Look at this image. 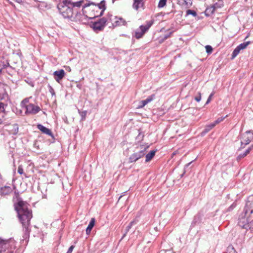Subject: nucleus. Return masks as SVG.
Returning a JSON list of instances; mask_svg holds the SVG:
<instances>
[{
    "label": "nucleus",
    "instance_id": "obj_21",
    "mask_svg": "<svg viewBox=\"0 0 253 253\" xmlns=\"http://www.w3.org/2000/svg\"><path fill=\"white\" fill-rule=\"evenodd\" d=\"M4 104L2 103H0V124H2L3 121L4 117Z\"/></svg>",
    "mask_w": 253,
    "mask_h": 253
},
{
    "label": "nucleus",
    "instance_id": "obj_6",
    "mask_svg": "<svg viewBox=\"0 0 253 253\" xmlns=\"http://www.w3.org/2000/svg\"><path fill=\"white\" fill-rule=\"evenodd\" d=\"M58 8L60 13L64 18H69L72 15V9L69 5H63V3H59Z\"/></svg>",
    "mask_w": 253,
    "mask_h": 253
},
{
    "label": "nucleus",
    "instance_id": "obj_37",
    "mask_svg": "<svg viewBox=\"0 0 253 253\" xmlns=\"http://www.w3.org/2000/svg\"><path fill=\"white\" fill-rule=\"evenodd\" d=\"M253 145H252L245 151L244 153H246V155H247L250 153V152L253 149Z\"/></svg>",
    "mask_w": 253,
    "mask_h": 253
},
{
    "label": "nucleus",
    "instance_id": "obj_1",
    "mask_svg": "<svg viewBox=\"0 0 253 253\" xmlns=\"http://www.w3.org/2000/svg\"><path fill=\"white\" fill-rule=\"evenodd\" d=\"M15 208L22 224L24 231L25 233H29L30 220L32 217V214L31 211L28 208L27 203L18 199V202L15 205Z\"/></svg>",
    "mask_w": 253,
    "mask_h": 253
},
{
    "label": "nucleus",
    "instance_id": "obj_15",
    "mask_svg": "<svg viewBox=\"0 0 253 253\" xmlns=\"http://www.w3.org/2000/svg\"><path fill=\"white\" fill-rule=\"evenodd\" d=\"M155 98V95H152L149 96L146 99L141 101L139 102V104L137 107V108H142L144 107L148 103L152 101Z\"/></svg>",
    "mask_w": 253,
    "mask_h": 253
},
{
    "label": "nucleus",
    "instance_id": "obj_25",
    "mask_svg": "<svg viewBox=\"0 0 253 253\" xmlns=\"http://www.w3.org/2000/svg\"><path fill=\"white\" fill-rule=\"evenodd\" d=\"M137 222V221L136 219H134L130 222L129 225L126 228V232L125 234L124 235L123 237L126 236V233L131 228L132 226L134 224H136Z\"/></svg>",
    "mask_w": 253,
    "mask_h": 253
},
{
    "label": "nucleus",
    "instance_id": "obj_4",
    "mask_svg": "<svg viewBox=\"0 0 253 253\" xmlns=\"http://www.w3.org/2000/svg\"><path fill=\"white\" fill-rule=\"evenodd\" d=\"M14 248L13 240H3L0 238V253H12Z\"/></svg>",
    "mask_w": 253,
    "mask_h": 253
},
{
    "label": "nucleus",
    "instance_id": "obj_27",
    "mask_svg": "<svg viewBox=\"0 0 253 253\" xmlns=\"http://www.w3.org/2000/svg\"><path fill=\"white\" fill-rule=\"evenodd\" d=\"M73 1H73V0H63L60 3H63V5H69L71 7Z\"/></svg>",
    "mask_w": 253,
    "mask_h": 253
},
{
    "label": "nucleus",
    "instance_id": "obj_26",
    "mask_svg": "<svg viewBox=\"0 0 253 253\" xmlns=\"http://www.w3.org/2000/svg\"><path fill=\"white\" fill-rule=\"evenodd\" d=\"M84 0H80L78 1H73V4L71 7H80L83 5Z\"/></svg>",
    "mask_w": 253,
    "mask_h": 253
},
{
    "label": "nucleus",
    "instance_id": "obj_42",
    "mask_svg": "<svg viewBox=\"0 0 253 253\" xmlns=\"http://www.w3.org/2000/svg\"><path fill=\"white\" fill-rule=\"evenodd\" d=\"M172 33V32H170L169 34H167V35H165L164 39L165 40H166V39H168V38H169L170 36V35H171Z\"/></svg>",
    "mask_w": 253,
    "mask_h": 253
},
{
    "label": "nucleus",
    "instance_id": "obj_22",
    "mask_svg": "<svg viewBox=\"0 0 253 253\" xmlns=\"http://www.w3.org/2000/svg\"><path fill=\"white\" fill-rule=\"evenodd\" d=\"M214 127V124L212 123L207 126L205 127V128L204 130L201 132V135L204 136L208 132H209L211 129L213 127Z\"/></svg>",
    "mask_w": 253,
    "mask_h": 253
},
{
    "label": "nucleus",
    "instance_id": "obj_19",
    "mask_svg": "<svg viewBox=\"0 0 253 253\" xmlns=\"http://www.w3.org/2000/svg\"><path fill=\"white\" fill-rule=\"evenodd\" d=\"M144 1V0H134L133 7L136 10H138L139 8L142 7Z\"/></svg>",
    "mask_w": 253,
    "mask_h": 253
},
{
    "label": "nucleus",
    "instance_id": "obj_11",
    "mask_svg": "<svg viewBox=\"0 0 253 253\" xmlns=\"http://www.w3.org/2000/svg\"><path fill=\"white\" fill-rule=\"evenodd\" d=\"M223 5V3L221 0H217V1L214 3L211 6L208 7L206 10V13L208 15H210L214 13L216 9L221 7Z\"/></svg>",
    "mask_w": 253,
    "mask_h": 253
},
{
    "label": "nucleus",
    "instance_id": "obj_10",
    "mask_svg": "<svg viewBox=\"0 0 253 253\" xmlns=\"http://www.w3.org/2000/svg\"><path fill=\"white\" fill-rule=\"evenodd\" d=\"M109 23L108 17L107 16V18L103 17L93 24V28L96 30H101L103 28L106 24H108Z\"/></svg>",
    "mask_w": 253,
    "mask_h": 253
},
{
    "label": "nucleus",
    "instance_id": "obj_17",
    "mask_svg": "<svg viewBox=\"0 0 253 253\" xmlns=\"http://www.w3.org/2000/svg\"><path fill=\"white\" fill-rule=\"evenodd\" d=\"M177 1L178 4L186 8L190 7L192 4L191 0H177Z\"/></svg>",
    "mask_w": 253,
    "mask_h": 253
},
{
    "label": "nucleus",
    "instance_id": "obj_8",
    "mask_svg": "<svg viewBox=\"0 0 253 253\" xmlns=\"http://www.w3.org/2000/svg\"><path fill=\"white\" fill-rule=\"evenodd\" d=\"M253 140V133L251 131H247L242 136L241 143V147L244 148L249 144Z\"/></svg>",
    "mask_w": 253,
    "mask_h": 253
},
{
    "label": "nucleus",
    "instance_id": "obj_32",
    "mask_svg": "<svg viewBox=\"0 0 253 253\" xmlns=\"http://www.w3.org/2000/svg\"><path fill=\"white\" fill-rule=\"evenodd\" d=\"M226 253H237L234 248L232 246H229L227 248Z\"/></svg>",
    "mask_w": 253,
    "mask_h": 253
},
{
    "label": "nucleus",
    "instance_id": "obj_2",
    "mask_svg": "<svg viewBox=\"0 0 253 253\" xmlns=\"http://www.w3.org/2000/svg\"><path fill=\"white\" fill-rule=\"evenodd\" d=\"M249 206V202H247L243 212L239 215L238 222V225L240 227L246 230L250 228L249 217L253 212V209H248Z\"/></svg>",
    "mask_w": 253,
    "mask_h": 253
},
{
    "label": "nucleus",
    "instance_id": "obj_46",
    "mask_svg": "<svg viewBox=\"0 0 253 253\" xmlns=\"http://www.w3.org/2000/svg\"><path fill=\"white\" fill-rule=\"evenodd\" d=\"M67 68H68V70H69V71H71V68L69 67H67Z\"/></svg>",
    "mask_w": 253,
    "mask_h": 253
},
{
    "label": "nucleus",
    "instance_id": "obj_41",
    "mask_svg": "<svg viewBox=\"0 0 253 253\" xmlns=\"http://www.w3.org/2000/svg\"><path fill=\"white\" fill-rule=\"evenodd\" d=\"M49 92L52 94V95H55V93L53 88L51 86H49Z\"/></svg>",
    "mask_w": 253,
    "mask_h": 253
},
{
    "label": "nucleus",
    "instance_id": "obj_30",
    "mask_svg": "<svg viewBox=\"0 0 253 253\" xmlns=\"http://www.w3.org/2000/svg\"><path fill=\"white\" fill-rule=\"evenodd\" d=\"M167 0H160L158 3V7L159 8L163 7L166 4Z\"/></svg>",
    "mask_w": 253,
    "mask_h": 253
},
{
    "label": "nucleus",
    "instance_id": "obj_36",
    "mask_svg": "<svg viewBox=\"0 0 253 253\" xmlns=\"http://www.w3.org/2000/svg\"><path fill=\"white\" fill-rule=\"evenodd\" d=\"M18 172L20 174H22L23 173V168L22 167L21 165H20L19 167H18Z\"/></svg>",
    "mask_w": 253,
    "mask_h": 253
},
{
    "label": "nucleus",
    "instance_id": "obj_35",
    "mask_svg": "<svg viewBox=\"0 0 253 253\" xmlns=\"http://www.w3.org/2000/svg\"><path fill=\"white\" fill-rule=\"evenodd\" d=\"M13 128H14V131L13 132H12V133H13V134L17 133V132H18V127L17 125H16V124H14L13 125Z\"/></svg>",
    "mask_w": 253,
    "mask_h": 253
},
{
    "label": "nucleus",
    "instance_id": "obj_14",
    "mask_svg": "<svg viewBox=\"0 0 253 253\" xmlns=\"http://www.w3.org/2000/svg\"><path fill=\"white\" fill-rule=\"evenodd\" d=\"M53 75L55 81L60 83V81L65 77V73L64 70L60 69L54 72Z\"/></svg>",
    "mask_w": 253,
    "mask_h": 253
},
{
    "label": "nucleus",
    "instance_id": "obj_45",
    "mask_svg": "<svg viewBox=\"0 0 253 253\" xmlns=\"http://www.w3.org/2000/svg\"><path fill=\"white\" fill-rule=\"evenodd\" d=\"M89 5V4H87L86 5V4H84V5H83V8H85L86 7L88 6Z\"/></svg>",
    "mask_w": 253,
    "mask_h": 253
},
{
    "label": "nucleus",
    "instance_id": "obj_3",
    "mask_svg": "<svg viewBox=\"0 0 253 253\" xmlns=\"http://www.w3.org/2000/svg\"><path fill=\"white\" fill-rule=\"evenodd\" d=\"M29 98H25L21 102V106L26 109V114H36L40 111V108L34 104L29 103Z\"/></svg>",
    "mask_w": 253,
    "mask_h": 253
},
{
    "label": "nucleus",
    "instance_id": "obj_38",
    "mask_svg": "<svg viewBox=\"0 0 253 253\" xmlns=\"http://www.w3.org/2000/svg\"><path fill=\"white\" fill-rule=\"evenodd\" d=\"M195 100L197 102L200 101L201 100V94L200 92L198 93V96L195 97Z\"/></svg>",
    "mask_w": 253,
    "mask_h": 253
},
{
    "label": "nucleus",
    "instance_id": "obj_29",
    "mask_svg": "<svg viewBox=\"0 0 253 253\" xmlns=\"http://www.w3.org/2000/svg\"><path fill=\"white\" fill-rule=\"evenodd\" d=\"M227 116H226L225 117H220L219 118H218L215 122H214L212 124H214V126L218 124H219V123H220L221 122H222V121H223V120L227 117Z\"/></svg>",
    "mask_w": 253,
    "mask_h": 253
},
{
    "label": "nucleus",
    "instance_id": "obj_34",
    "mask_svg": "<svg viewBox=\"0 0 253 253\" xmlns=\"http://www.w3.org/2000/svg\"><path fill=\"white\" fill-rule=\"evenodd\" d=\"M214 92H212V93L210 95V96H209V97H208V99H207V102H206V104H209V103L211 102V99H212V97H213V95H214Z\"/></svg>",
    "mask_w": 253,
    "mask_h": 253
},
{
    "label": "nucleus",
    "instance_id": "obj_44",
    "mask_svg": "<svg viewBox=\"0 0 253 253\" xmlns=\"http://www.w3.org/2000/svg\"><path fill=\"white\" fill-rule=\"evenodd\" d=\"M3 66V65L0 63V72L1 71L2 69V67Z\"/></svg>",
    "mask_w": 253,
    "mask_h": 253
},
{
    "label": "nucleus",
    "instance_id": "obj_16",
    "mask_svg": "<svg viewBox=\"0 0 253 253\" xmlns=\"http://www.w3.org/2000/svg\"><path fill=\"white\" fill-rule=\"evenodd\" d=\"M38 128L40 130L42 133L47 134L49 136H52V134L51 131V130L48 129V128H46V127L44 126H43L39 124L37 126Z\"/></svg>",
    "mask_w": 253,
    "mask_h": 253
},
{
    "label": "nucleus",
    "instance_id": "obj_9",
    "mask_svg": "<svg viewBox=\"0 0 253 253\" xmlns=\"http://www.w3.org/2000/svg\"><path fill=\"white\" fill-rule=\"evenodd\" d=\"M109 23L111 22L113 26L126 25V22L122 18L113 16L112 15L108 16Z\"/></svg>",
    "mask_w": 253,
    "mask_h": 253
},
{
    "label": "nucleus",
    "instance_id": "obj_12",
    "mask_svg": "<svg viewBox=\"0 0 253 253\" xmlns=\"http://www.w3.org/2000/svg\"><path fill=\"white\" fill-rule=\"evenodd\" d=\"M250 43V42H247L239 44L233 51L232 55V58H234L237 56L241 50L245 49Z\"/></svg>",
    "mask_w": 253,
    "mask_h": 253
},
{
    "label": "nucleus",
    "instance_id": "obj_28",
    "mask_svg": "<svg viewBox=\"0 0 253 253\" xmlns=\"http://www.w3.org/2000/svg\"><path fill=\"white\" fill-rule=\"evenodd\" d=\"M73 1H73V0H63L60 3H63V5H69L71 7Z\"/></svg>",
    "mask_w": 253,
    "mask_h": 253
},
{
    "label": "nucleus",
    "instance_id": "obj_23",
    "mask_svg": "<svg viewBox=\"0 0 253 253\" xmlns=\"http://www.w3.org/2000/svg\"><path fill=\"white\" fill-rule=\"evenodd\" d=\"M156 151L155 150L151 151L150 153L146 155V162H149L155 156Z\"/></svg>",
    "mask_w": 253,
    "mask_h": 253
},
{
    "label": "nucleus",
    "instance_id": "obj_7",
    "mask_svg": "<svg viewBox=\"0 0 253 253\" xmlns=\"http://www.w3.org/2000/svg\"><path fill=\"white\" fill-rule=\"evenodd\" d=\"M153 21H149L147 22L146 25H141L139 27V29H137L135 31V37L137 39L141 38L144 33L149 29V28L153 24Z\"/></svg>",
    "mask_w": 253,
    "mask_h": 253
},
{
    "label": "nucleus",
    "instance_id": "obj_5",
    "mask_svg": "<svg viewBox=\"0 0 253 253\" xmlns=\"http://www.w3.org/2000/svg\"><path fill=\"white\" fill-rule=\"evenodd\" d=\"M149 148L148 145H142L137 147V151L130 155L129 158V162H135L143 157L146 154V150Z\"/></svg>",
    "mask_w": 253,
    "mask_h": 253
},
{
    "label": "nucleus",
    "instance_id": "obj_18",
    "mask_svg": "<svg viewBox=\"0 0 253 253\" xmlns=\"http://www.w3.org/2000/svg\"><path fill=\"white\" fill-rule=\"evenodd\" d=\"M12 191V188L10 186H5L0 188V193L2 195H8Z\"/></svg>",
    "mask_w": 253,
    "mask_h": 253
},
{
    "label": "nucleus",
    "instance_id": "obj_39",
    "mask_svg": "<svg viewBox=\"0 0 253 253\" xmlns=\"http://www.w3.org/2000/svg\"><path fill=\"white\" fill-rule=\"evenodd\" d=\"M247 155L246 153H245L244 152L243 153H241L238 156V158L237 159H241L242 158H243L244 157H245V156H246Z\"/></svg>",
    "mask_w": 253,
    "mask_h": 253
},
{
    "label": "nucleus",
    "instance_id": "obj_40",
    "mask_svg": "<svg viewBox=\"0 0 253 253\" xmlns=\"http://www.w3.org/2000/svg\"><path fill=\"white\" fill-rule=\"evenodd\" d=\"M75 246L72 245L68 249L67 253H72L73 252V249H74Z\"/></svg>",
    "mask_w": 253,
    "mask_h": 253
},
{
    "label": "nucleus",
    "instance_id": "obj_31",
    "mask_svg": "<svg viewBox=\"0 0 253 253\" xmlns=\"http://www.w3.org/2000/svg\"><path fill=\"white\" fill-rule=\"evenodd\" d=\"M186 15H192L193 16L195 17L197 16V13L194 10L189 9L186 11Z\"/></svg>",
    "mask_w": 253,
    "mask_h": 253
},
{
    "label": "nucleus",
    "instance_id": "obj_43",
    "mask_svg": "<svg viewBox=\"0 0 253 253\" xmlns=\"http://www.w3.org/2000/svg\"><path fill=\"white\" fill-rule=\"evenodd\" d=\"M81 116L82 117V119H84L85 118V116L86 115V112H81Z\"/></svg>",
    "mask_w": 253,
    "mask_h": 253
},
{
    "label": "nucleus",
    "instance_id": "obj_33",
    "mask_svg": "<svg viewBox=\"0 0 253 253\" xmlns=\"http://www.w3.org/2000/svg\"><path fill=\"white\" fill-rule=\"evenodd\" d=\"M205 48H206V52L208 53V54H210L212 52V48L211 46L210 45H206L205 46Z\"/></svg>",
    "mask_w": 253,
    "mask_h": 253
},
{
    "label": "nucleus",
    "instance_id": "obj_20",
    "mask_svg": "<svg viewBox=\"0 0 253 253\" xmlns=\"http://www.w3.org/2000/svg\"><path fill=\"white\" fill-rule=\"evenodd\" d=\"M95 224V219L94 218H92L89 222V223L86 229V233L87 235L89 234L91 229L94 226Z\"/></svg>",
    "mask_w": 253,
    "mask_h": 253
},
{
    "label": "nucleus",
    "instance_id": "obj_24",
    "mask_svg": "<svg viewBox=\"0 0 253 253\" xmlns=\"http://www.w3.org/2000/svg\"><path fill=\"white\" fill-rule=\"evenodd\" d=\"M6 86L4 84L0 83V96L6 93Z\"/></svg>",
    "mask_w": 253,
    "mask_h": 253
},
{
    "label": "nucleus",
    "instance_id": "obj_13",
    "mask_svg": "<svg viewBox=\"0 0 253 253\" xmlns=\"http://www.w3.org/2000/svg\"><path fill=\"white\" fill-rule=\"evenodd\" d=\"M93 10L97 11L98 10H99V13L97 14L94 16V17H97L99 15H101L104 10H105V1L104 0L101 1L99 3H98L97 4H96L93 7Z\"/></svg>",
    "mask_w": 253,
    "mask_h": 253
}]
</instances>
